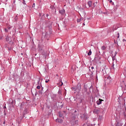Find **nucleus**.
<instances>
[{"label": "nucleus", "instance_id": "obj_13", "mask_svg": "<svg viewBox=\"0 0 126 126\" xmlns=\"http://www.w3.org/2000/svg\"><path fill=\"white\" fill-rule=\"evenodd\" d=\"M88 56H91L92 55V52L90 50V51L88 53Z\"/></svg>", "mask_w": 126, "mask_h": 126}, {"label": "nucleus", "instance_id": "obj_26", "mask_svg": "<svg viewBox=\"0 0 126 126\" xmlns=\"http://www.w3.org/2000/svg\"><path fill=\"white\" fill-rule=\"evenodd\" d=\"M63 85V83L62 82L61 86H62Z\"/></svg>", "mask_w": 126, "mask_h": 126}, {"label": "nucleus", "instance_id": "obj_16", "mask_svg": "<svg viewBox=\"0 0 126 126\" xmlns=\"http://www.w3.org/2000/svg\"><path fill=\"white\" fill-rule=\"evenodd\" d=\"M36 88H37V89L39 90V89H40L41 87L40 86H37Z\"/></svg>", "mask_w": 126, "mask_h": 126}, {"label": "nucleus", "instance_id": "obj_27", "mask_svg": "<svg viewBox=\"0 0 126 126\" xmlns=\"http://www.w3.org/2000/svg\"><path fill=\"white\" fill-rule=\"evenodd\" d=\"M80 89H81V86H80V89H79V90H80Z\"/></svg>", "mask_w": 126, "mask_h": 126}, {"label": "nucleus", "instance_id": "obj_6", "mask_svg": "<svg viewBox=\"0 0 126 126\" xmlns=\"http://www.w3.org/2000/svg\"><path fill=\"white\" fill-rule=\"evenodd\" d=\"M88 4L89 6V7H91V6L92 5V1H89L88 2Z\"/></svg>", "mask_w": 126, "mask_h": 126}, {"label": "nucleus", "instance_id": "obj_1", "mask_svg": "<svg viewBox=\"0 0 126 126\" xmlns=\"http://www.w3.org/2000/svg\"><path fill=\"white\" fill-rule=\"evenodd\" d=\"M71 123L72 125H78V121L77 120H75V118H73L71 121Z\"/></svg>", "mask_w": 126, "mask_h": 126}, {"label": "nucleus", "instance_id": "obj_23", "mask_svg": "<svg viewBox=\"0 0 126 126\" xmlns=\"http://www.w3.org/2000/svg\"><path fill=\"white\" fill-rule=\"evenodd\" d=\"M109 2H110V3H111L112 2V0H110L109 1Z\"/></svg>", "mask_w": 126, "mask_h": 126}, {"label": "nucleus", "instance_id": "obj_3", "mask_svg": "<svg viewBox=\"0 0 126 126\" xmlns=\"http://www.w3.org/2000/svg\"><path fill=\"white\" fill-rule=\"evenodd\" d=\"M99 112H100L99 109H95L94 111V113L96 114H99Z\"/></svg>", "mask_w": 126, "mask_h": 126}, {"label": "nucleus", "instance_id": "obj_17", "mask_svg": "<svg viewBox=\"0 0 126 126\" xmlns=\"http://www.w3.org/2000/svg\"><path fill=\"white\" fill-rule=\"evenodd\" d=\"M35 7V3H33V4H32V8H34Z\"/></svg>", "mask_w": 126, "mask_h": 126}, {"label": "nucleus", "instance_id": "obj_7", "mask_svg": "<svg viewBox=\"0 0 126 126\" xmlns=\"http://www.w3.org/2000/svg\"><path fill=\"white\" fill-rule=\"evenodd\" d=\"M82 21H83V18H80L77 19V22L78 23H80Z\"/></svg>", "mask_w": 126, "mask_h": 126}, {"label": "nucleus", "instance_id": "obj_12", "mask_svg": "<svg viewBox=\"0 0 126 126\" xmlns=\"http://www.w3.org/2000/svg\"><path fill=\"white\" fill-rule=\"evenodd\" d=\"M59 12H60V13L63 14L64 13V10H60Z\"/></svg>", "mask_w": 126, "mask_h": 126}, {"label": "nucleus", "instance_id": "obj_11", "mask_svg": "<svg viewBox=\"0 0 126 126\" xmlns=\"http://www.w3.org/2000/svg\"><path fill=\"white\" fill-rule=\"evenodd\" d=\"M106 46H104V45H103V46H101V50H106Z\"/></svg>", "mask_w": 126, "mask_h": 126}, {"label": "nucleus", "instance_id": "obj_8", "mask_svg": "<svg viewBox=\"0 0 126 126\" xmlns=\"http://www.w3.org/2000/svg\"><path fill=\"white\" fill-rule=\"evenodd\" d=\"M107 81H108V82H110L111 81V77L109 76L107 78Z\"/></svg>", "mask_w": 126, "mask_h": 126}, {"label": "nucleus", "instance_id": "obj_22", "mask_svg": "<svg viewBox=\"0 0 126 126\" xmlns=\"http://www.w3.org/2000/svg\"><path fill=\"white\" fill-rule=\"evenodd\" d=\"M120 37L119 33H118V38H119Z\"/></svg>", "mask_w": 126, "mask_h": 126}, {"label": "nucleus", "instance_id": "obj_5", "mask_svg": "<svg viewBox=\"0 0 126 126\" xmlns=\"http://www.w3.org/2000/svg\"><path fill=\"white\" fill-rule=\"evenodd\" d=\"M56 122H58V123H62L63 122V120H62V119H57L56 120Z\"/></svg>", "mask_w": 126, "mask_h": 126}, {"label": "nucleus", "instance_id": "obj_4", "mask_svg": "<svg viewBox=\"0 0 126 126\" xmlns=\"http://www.w3.org/2000/svg\"><path fill=\"white\" fill-rule=\"evenodd\" d=\"M102 101H103V100H102V99H98V100H97V101H96V103H97V105H100V104H101Z\"/></svg>", "mask_w": 126, "mask_h": 126}, {"label": "nucleus", "instance_id": "obj_14", "mask_svg": "<svg viewBox=\"0 0 126 126\" xmlns=\"http://www.w3.org/2000/svg\"><path fill=\"white\" fill-rule=\"evenodd\" d=\"M89 21V18H87V19H85V20H84V21H85V22L84 23V24H83V25H84V26H85V21Z\"/></svg>", "mask_w": 126, "mask_h": 126}, {"label": "nucleus", "instance_id": "obj_2", "mask_svg": "<svg viewBox=\"0 0 126 126\" xmlns=\"http://www.w3.org/2000/svg\"><path fill=\"white\" fill-rule=\"evenodd\" d=\"M81 118L84 119H87V115L86 113H84L83 114H82L81 116Z\"/></svg>", "mask_w": 126, "mask_h": 126}, {"label": "nucleus", "instance_id": "obj_9", "mask_svg": "<svg viewBox=\"0 0 126 126\" xmlns=\"http://www.w3.org/2000/svg\"><path fill=\"white\" fill-rule=\"evenodd\" d=\"M87 89L85 88V87L84 86V88L83 90V93H85V92H87Z\"/></svg>", "mask_w": 126, "mask_h": 126}, {"label": "nucleus", "instance_id": "obj_29", "mask_svg": "<svg viewBox=\"0 0 126 126\" xmlns=\"http://www.w3.org/2000/svg\"><path fill=\"white\" fill-rule=\"evenodd\" d=\"M21 55H23V53H21Z\"/></svg>", "mask_w": 126, "mask_h": 126}, {"label": "nucleus", "instance_id": "obj_28", "mask_svg": "<svg viewBox=\"0 0 126 126\" xmlns=\"http://www.w3.org/2000/svg\"><path fill=\"white\" fill-rule=\"evenodd\" d=\"M38 48H40V45H38Z\"/></svg>", "mask_w": 126, "mask_h": 126}, {"label": "nucleus", "instance_id": "obj_24", "mask_svg": "<svg viewBox=\"0 0 126 126\" xmlns=\"http://www.w3.org/2000/svg\"><path fill=\"white\" fill-rule=\"evenodd\" d=\"M11 29V27H8V30H10Z\"/></svg>", "mask_w": 126, "mask_h": 126}, {"label": "nucleus", "instance_id": "obj_15", "mask_svg": "<svg viewBox=\"0 0 126 126\" xmlns=\"http://www.w3.org/2000/svg\"><path fill=\"white\" fill-rule=\"evenodd\" d=\"M9 40L8 36L6 37V41H8Z\"/></svg>", "mask_w": 126, "mask_h": 126}, {"label": "nucleus", "instance_id": "obj_32", "mask_svg": "<svg viewBox=\"0 0 126 126\" xmlns=\"http://www.w3.org/2000/svg\"><path fill=\"white\" fill-rule=\"evenodd\" d=\"M64 113H65V111H64Z\"/></svg>", "mask_w": 126, "mask_h": 126}, {"label": "nucleus", "instance_id": "obj_21", "mask_svg": "<svg viewBox=\"0 0 126 126\" xmlns=\"http://www.w3.org/2000/svg\"><path fill=\"white\" fill-rule=\"evenodd\" d=\"M5 32H8V30L7 29H5Z\"/></svg>", "mask_w": 126, "mask_h": 126}, {"label": "nucleus", "instance_id": "obj_19", "mask_svg": "<svg viewBox=\"0 0 126 126\" xmlns=\"http://www.w3.org/2000/svg\"><path fill=\"white\" fill-rule=\"evenodd\" d=\"M49 81H50L49 80H46V81H45V83H48Z\"/></svg>", "mask_w": 126, "mask_h": 126}, {"label": "nucleus", "instance_id": "obj_20", "mask_svg": "<svg viewBox=\"0 0 126 126\" xmlns=\"http://www.w3.org/2000/svg\"><path fill=\"white\" fill-rule=\"evenodd\" d=\"M123 42H126V39H123Z\"/></svg>", "mask_w": 126, "mask_h": 126}, {"label": "nucleus", "instance_id": "obj_10", "mask_svg": "<svg viewBox=\"0 0 126 126\" xmlns=\"http://www.w3.org/2000/svg\"><path fill=\"white\" fill-rule=\"evenodd\" d=\"M59 117H60V118L63 117V114L61 112H59Z\"/></svg>", "mask_w": 126, "mask_h": 126}, {"label": "nucleus", "instance_id": "obj_31", "mask_svg": "<svg viewBox=\"0 0 126 126\" xmlns=\"http://www.w3.org/2000/svg\"><path fill=\"white\" fill-rule=\"evenodd\" d=\"M4 108H6V107H5V106H4Z\"/></svg>", "mask_w": 126, "mask_h": 126}, {"label": "nucleus", "instance_id": "obj_30", "mask_svg": "<svg viewBox=\"0 0 126 126\" xmlns=\"http://www.w3.org/2000/svg\"><path fill=\"white\" fill-rule=\"evenodd\" d=\"M119 126V125H117V126Z\"/></svg>", "mask_w": 126, "mask_h": 126}, {"label": "nucleus", "instance_id": "obj_18", "mask_svg": "<svg viewBox=\"0 0 126 126\" xmlns=\"http://www.w3.org/2000/svg\"><path fill=\"white\" fill-rule=\"evenodd\" d=\"M115 60H116V59H115V57H112V61H115Z\"/></svg>", "mask_w": 126, "mask_h": 126}, {"label": "nucleus", "instance_id": "obj_25", "mask_svg": "<svg viewBox=\"0 0 126 126\" xmlns=\"http://www.w3.org/2000/svg\"><path fill=\"white\" fill-rule=\"evenodd\" d=\"M91 68H92V69H94V67L93 66H92V67H91Z\"/></svg>", "mask_w": 126, "mask_h": 126}, {"label": "nucleus", "instance_id": "obj_33", "mask_svg": "<svg viewBox=\"0 0 126 126\" xmlns=\"http://www.w3.org/2000/svg\"><path fill=\"white\" fill-rule=\"evenodd\" d=\"M37 55V54H35V56H36Z\"/></svg>", "mask_w": 126, "mask_h": 126}]
</instances>
